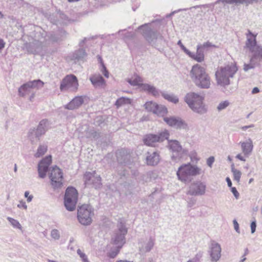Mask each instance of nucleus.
I'll return each instance as SVG.
<instances>
[{"instance_id": "obj_1", "label": "nucleus", "mask_w": 262, "mask_h": 262, "mask_svg": "<svg viewBox=\"0 0 262 262\" xmlns=\"http://www.w3.org/2000/svg\"><path fill=\"white\" fill-rule=\"evenodd\" d=\"M190 76L195 85L202 89H208L211 85V78L205 68L199 64L192 66Z\"/></svg>"}, {"instance_id": "obj_2", "label": "nucleus", "mask_w": 262, "mask_h": 262, "mask_svg": "<svg viewBox=\"0 0 262 262\" xmlns=\"http://www.w3.org/2000/svg\"><path fill=\"white\" fill-rule=\"evenodd\" d=\"M203 100V96L194 92L187 93L184 97V101L189 108L194 112L200 115L204 114L207 111Z\"/></svg>"}, {"instance_id": "obj_3", "label": "nucleus", "mask_w": 262, "mask_h": 262, "mask_svg": "<svg viewBox=\"0 0 262 262\" xmlns=\"http://www.w3.org/2000/svg\"><path fill=\"white\" fill-rule=\"evenodd\" d=\"M201 169L195 165L190 163L183 164L181 165L177 171V176L181 182L189 183L191 181V177H195L201 174Z\"/></svg>"}, {"instance_id": "obj_4", "label": "nucleus", "mask_w": 262, "mask_h": 262, "mask_svg": "<svg viewBox=\"0 0 262 262\" xmlns=\"http://www.w3.org/2000/svg\"><path fill=\"white\" fill-rule=\"evenodd\" d=\"M237 71V67L233 64L221 67L215 74L217 84L224 87L229 85L230 84L229 78H232Z\"/></svg>"}, {"instance_id": "obj_5", "label": "nucleus", "mask_w": 262, "mask_h": 262, "mask_svg": "<svg viewBox=\"0 0 262 262\" xmlns=\"http://www.w3.org/2000/svg\"><path fill=\"white\" fill-rule=\"evenodd\" d=\"M46 32H37L34 39L32 42L26 43L25 47L28 53L33 54H39L48 46L47 39L46 38Z\"/></svg>"}, {"instance_id": "obj_6", "label": "nucleus", "mask_w": 262, "mask_h": 262, "mask_svg": "<svg viewBox=\"0 0 262 262\" xmlns=\"http://www.w3.org/2000/svg\"><path fill=\"white\" fill-rule=\"evenodd\" d=\"M49 122L48 119L41 120L37 127L30 128L27 136L32 144H36L40 139V137L45 134L49 129Z\"/></svg>"}, {"instance_id": "obj_7", "label": "nucleus", "mask_w": 262, "mask_h": 262, "mask_svg": "<svg viewBox=\"0 0 262 262\" xmlns=\"http://www.w3.org/2000/svg\"><path fill=\"white\" fill-rule=\"evenodd\" d=\"M148 24H145L139 26L138 30H142V34L148 43L153 47L156 48L158 47L157 41L163 40V37L157 30L152 29L148 27Z\"/></svg>"}, {"instance_id": "obj_8", "label": "nucleus", "mask_w": 262, "mask_h": 262, "mask_svg": "<svg viewBox=\"0 0 262 262\" xmlns=\"http://www.w3.org/2000/svg\"><path fill=\"white\" fill-rule=\"evenodd\" d=\"M78 193L73 186H68L64 193L63 197L64 206L69 211L75 210L78 201Z\"/></svg>"}, {"instance_id": "obj_9", "label": "nucleus", "mask_w": 262, "mask_h": 262, "mask_svg": "<svg viewBox=\"0 0 262 262\" xmlns=\"http://www.w3.org/2000/svg\"><path fill=\"white\" fill-rule=\"evenodd\" d=\"M93 215V209L90 205L83 204L78 207L77 219L81 224L90 225L92 222V216Z\"/></svg>"}, {"instance_id": "obj_10", "label": "nucleus", "mask_w": 262, "mask_h": 262, "mask_svg": "<svg viewBox=\"0 0 262 262\" xmlns=\"http://www.w3.org/2000/svg\"><path fill=\"white\" fill-rule=\"evenodd\" d=\"M246 47L252 54L250 59V62L251 63H253L257 60L259 62H262V46L257 43V40L255 38H253L252 40L248 39Z\"/></svg>"}, {"instance_id": "obj_11", "label": "nucleus", "mask_w": 262, "mask_h": 262, "mask_svg": "<svg viewBox=\"0 0 262 262\" xmlns=\"http://www.w3.org/2000/svg\"><path fill=\"white\" fill-rule=\"evenodd\" d=\"M169 137V133L167 130H165L158 134H149L144 136L143 141L147 146L155 147L157 142H162L165 140H168Z\"/></svg>"}, {"instance_id": "obj_12", "label": "nucleus", "mask_w": 262, "mask_h": 262, "mask_svg": "<svg viewBox=\"0 0 262 262\" xmlns=\"http://www.w3.org/2000/svg\"><path fill=\"white\" fill-rule=\"evenodd\" d=\"M49 177L51 180V185L54 189L60 188L62 186L63 173L61 169L56 165L51 167Z\"/></svg>"}, {"instance_id": "obj_13", "label": "nucleus", "mask_w": 262, "mask_h": 262, "mask_svg": "<svg viewBox=\"0 0 262 262\" xmlns=\"http://www.w3.org/2000/svg\"><path fill=\"white\" fill-rule=\"evenodd\" d=\"M117 227L118 230L112 240L114 245L122 248L125 243V236L127 233V229L125 227V223L122 222L121 219H120L118 221Z\"/></svg>"}, {"instance_id": "obj_14", "label": "nucleus", "mask_w": 262, "mask_h": 262, "mask_svg": "<svg viewBox=\"0 0 262 262\" xmlns=\"http://www.w3.org/2000/svg\"><path fill=\"white\" fill-rule=\"evenodd\" d=\"M84 184L86 186H92L95 189L100 188L102 186L101 178L97 175L95 171L86 172L84 174Z\"/></svg>"}, {"instance_id": "obj_15", "label": "nucleus", "mask_w": 262, "mask_h": 262, "mask_svg": "<svg viewBox=\"0 0 262 262\" xmlns=\"http://www.w3.org/2000/svg\"><path fill=\"white\" fill-rule=\"evenodd\" d=\"M78 86V79L74 75L66 76L61 81L60 89L61 91L70 89L71 91H76Z\"/></svg>"}, {"instance_id": "obj_16", "label": "nucleus", "mask_w": 262, "mask_h": 262, "mask_svg": "<svg viewBox=\"0 0 262 262\" xmlns=\"http://www.w3.org/2000/svg\"><path fill=\"white\" fill-rule=\"evenodd\" d=\"M52 163V156L48 155L42 158L37 165V171L38 177L41 179H44L48 172H50L51 168L50 165Z\"/></svg>"}, {"instance_id": "obj_17", "label": "nucleus", "mask_w": 262, "mask_h": 262, "mask_svg": "<svg viewBox=\"0 0 262 262\" xmlns=\"http://www.w3.org/2000/svg\"><path fill=\"white\" fill-rule=\"evenodd\" d=\"M168 147L173 152L171 159L173 161L180 160L182 157V147L179 142L176 140H169L168 139Z\"/></svg>"}, {"instance_id": "obj_18", "label": "nucleus", "mask_w": 262, "mask_h": 262, "mask_svg": "<svg viewBox=\"0 0 262 262\" xmlns=\"http://www.w3.org/2000/svg\"><path fill=\"white\" fill-rule=\"evenodd\" d=\"M163 120L170 127L177 129H186L188 127L187 124L180 117L171 116L164 117Z\"/></svg>"}, {"instance_id": "obj_19", "label": "nucleus", "mask_w": 262, "mask_h": 262, "mask_svg": "<svg viewBox=\"0 0 262 262\" xmlns=\"http://www.w3.org/2000/svg\"><path fill=\"white\" fill-rule=\"evenodd\" d=\"M206 185L201 181H196L191 184L187 194L198 196L204 195L206 191Z\"/></svg>"}, {"instance_id": "obj_20", "label": "nucleus", "mask_w": 262, "mask_h": 262, "mask_svg": "<svg viewBox=\"0 0 262 262\" xmlns=\"http://www.w3.org/2000/svg\"><path fill=\"white\" fill-rule=\"evenodd\" d=\"M160 161L159 152L155 151L154 152L148 151L146 154L145 163L148 166H155L158 164Z\"/></svg>"}, {"instance_id": "obj_21", "label": "nucleus", "mask_w": 262, "mask_h": 262, "mask_svg": "<svg viewBox=\"0 0 262 262\" xmlns=\"http://www.w3.org/2000/svg\"><path fill=\"white\" fill-rule=\"evenodd\" d=\"M221 250L222 249L219 244L214 241L211 243L209 253L212 261L216 262L220 259L221 256Z\"/></svg>"}, {"instance_id": "obj_22", "label": "nucleus", "mask_w": 262, "mask_h": 262, "mask_svg": "<svg viewBox=\"0 0 262 262\" xmlns=\"http://www.w3.org/2000/svg\"><path fill=\"white\" fill-rule=\"evenodd\" d=\"M116 157L118 163L127 165L130 162V155L125 149H121L116 152Z\"/></svg>"}, {"instance_id": "obj_23", "label": "nucleus", "mask_w": 262, "mask_h": 262, "mask_svg": "<svg viewBox=\"0 0 262 262\" xmlns=\"http://www.w3.org/2000/svg\"><path fill=\"white\" fill-rule=\"evenodd\" d=\"M84 102L82 96H76L69 103L64 105V108L69 110H73L79 108Z\"/></svg>"}, {"instance_id": "obj_24", "label": "nucleus", "mask_w": 262, "mask_h": 262, "mask_svg": "<svg viewBox=\"0 0 262 262\" xmlns=\"http://www.w3.org/2000/svg\"><path fill=\"white\" fill-rule=\"evenodd\" d=\"M257 1L258 0H217L213 4V5H215L217 4H219L220 2H222L223 4H235L236 5L243 4L246 5V6H248L250 4L256 3Z\"/></svg>"}, {"instance_id": "obj_25", "label": "nucleus", "mask_w": 262, "mask_h": 262, "mask_svg": "<svg viewBox=\"0 0 262 262\" xmlns=\"http://www.w3.org/2000/svg\"><path fill=\"white\" fill-rule=\"evenodd\" d=\"M141 86L143 91L147 92L153 96L157 97L160 96L161 91L157 89L155 86L148 83L141 84Z\"/></svg>"}, {"instance_id": "obj_26", "label": "nucleus", "mask_w": 262, "mask_h": 262, "mask_svg": "<svg viewBox=\"0 0 262 262\" xmlns=\"http://www.w3.org/2000/svg\"><path fill=\"white\" fill-rule=\"evenodd\" d=\"M141 86L143 91L147 92L153 96L157 97L160 96L161 91L157 89L155 86L148 83L141 84Z\"/></svg>"}, {"instance_id": "obj_27", "label": "nucleus", "mask_w": 262, "mask_h": 262, "mask_svg": "<svg viewBox=\"0 0 262 262\" xmlns=\"http://www.w3.org/2000/svg\"><path fill=\"white\" fill-rule=\"evenodd\" d=\"M239 144L243 154L248 157L251 153L253 147L252 140L249 138L246 142H241Z\"/></svg>"}, {"instance_id": "obj_28", "label": "nucleus", "mask_w": 262, "mask_h": 262, "mask_svg": "<svg viewBox=\"0 0 262 262\" xmlns=\"http://www.w3.org/2000/svg\"><path fill=\"white\" fill-rule=\"evenodd\" d=\"M87 53L85 50L82 48H80L77 50L75 51L73 53L71 60H74L75 63L77 61H83L84 58L86 57Z\"/></svg>"}, {"instance_id": "obj_29", "label": "nucleus", "mask_w": 262, "mask_h": 262, "mask_svg": "<svg viewBox=\"0 0 262 262\" xmlns=\"http://www.w3.org/2000/svg\"><path fill=\"white\" fill-rule=\"evenodd\" d=\"M92 84L94 87L97 88L105 84V80L104 78L100 75H93L90 78Z\"/></svg>"}, {"instance_id": "obj_30", "label": "nucleus", "mask_w": 262, "mask_h": 262, "mask_svg": "<svg viewBox=\"0 0 262 262\" xmlns=\"http://www.w3.org/2000/svg\"><path fill=\"white\" fill-rule=\"evenodd\" d=\"M158 174L155 171H149L141 176L140 181H142L143 183H148L156 180Z\"/></svg>"}, {"instance_id": "obj_31", "label": "nucleus", "mask_w": 262, "mask_h": 262, "mask_svg": "<svg viewBox=\"0 0 262 262\" xmlns=\"http://www.w3.org/2000/svg\"><path fill=\"white\" fill-rule=\"evenodd\" d=\"M192 59L198 62H201L204 60V50L200 48V46H196V53H193V56Z\"/></svg>"}, {"instance_id": "obj_32", "label": "nucleus", "mask_w": 262, "mask_h": 262, "mask_svg": "<svg viewBox=\"0 0 262 262\" xmlns=\"http://www.w3.org/2000/svg\"><path fill=\"white\" fill-rule=\"evenodd\" d=\"M155 245V240L151 237H150L149 241L145 244V246H142L139 248V250L142 253H146L149 252L153 248Z\"/></svg>"}, {"instance_id": "obj_33", "label": "nucleus", "mask_w": 262, "mask_h": 262, "mask_svg": "<svg viewBox=\"0 0 262 262\" xmlns=\"http://www.w3.org/2000/svg\"><path fill=\"white\" fill-rule=\"evenodd\" d=\"M44 84V82L40 79H36L25 83V85L30 86L32 89H40L43 86Z\"/></svg>"}, {"instance_id": "obj_34", "label": "nucleus", "mask_w": 262, "mask_h": 262, "mask_svg": "<svg viewBox=\"0 0 262 262\" xmlns=\"http://www.w3.org/2000/svg\"><path fill=\"white\" fill-rule=\"evenodd\" d=\"M161 94L165 100L169 102L174 104H177L179 102V98L172 93L168 94L165 92H161Z\"/></svg>"}, {"instance_id": "obj_35", "label": "nucleus", "mask_w": 262, "mask_h": 262, "mask_svg": "<svg viewBox=\"0 0 262 262\" xmlns=\"http://www.w3.org/2000/svg\"><path fill=\"white\" fill-rule=\"evenodd\" d=\"M32 88L30 86H26L25 83L21 85L18 90V95L20 97H25L26 95L31 93Z\"/></svg>"}, {"instance_id": "obj_36", "label": "nucleus", "mask_w": 262, "mask_h": 262, "mask_svg": "<svg viewBox=\"0 0 262 262\" xmlns=\"http://www.w3.org/2000/svg\"><path fill=\"white\" fill-rule=\"evenodd\" d=\"M46 38L47 39V42H48V46L50 42H57L61 41V37H59L58 34L49 33L47 35V33L46 32Z\"/></svg>"}, {"instance_id": "obj_37", "label": "nucleus", "mask_w": 262, "mask_h": 262, "mask_svg": "<svg viewBox=\"0 0 262 262\" xmlns=\"http://www.w3.org/2000/svg\"><path fill=\"white\" fill-rule=\"evenodd\" d=\"M143 81L142 78L139 75H136L134 79L132 80L131 79H128L127 82L133 86H138L141 88V84H144L142 83Z\"/></svg>"}, {"instance_id": "obj_38", "label": "nucleus", "mask_w": 262, "mask_h": 262, "mask_svg": "<svg viewBox=\"0 0 262 262\" xmlns=\"http://www.w3.org/2000/svg\"><path fill=\"white\" fill-rule=\"evenodd\" d=\"M48 147L46 145H40L37 150L36 152L34 155L35 158H39L44 155L47 152Z\"/></svg>"}, {"instance_id": "obj_39", "label": "nucleus", "mask_w": 262, "mask_h": 262, "mask_svg": "<svg viewBox=\"0 0 262 262\" xmlns=\"http://www.w3.org/2000/svg\"><path fill=\"white\" fill-rule=\"evenodd\" d=\"M144 107L148 112L154 113L156 108L158 107V104L152 101H148L144 104Z\"/></svg>"}, {"instance_id": "obj_40", "label": "nucleus", "mask_w": 262, "mask_h": 262, "mask_svg": "<svg viewBox=\"0 0 262 262\" xmlns=\"http://www.w3.org/2000/svg\"><path fill=\"white\" fill-rule=\"evenodd\" d=\"M167 112V109L165 106L158 104V107L156 108V110L155 111L154 114H157L158 115L163 116L164 115L166 114Z\"/></svg>"}, {"instance_id": "obj_41", "label": "nucleus", "mask_w": 262, "mask_h": 262, "mask_svg": "<svg viewBox=\"0 0 262 262\" xmlns=\"http://www.w3.org/2000/svg\"><path fill=\"white\" fill-rule=\"evenodd\" d=\"M121 248L116 246L114 249H112L110 252L108 253V256L111 258H114L119 253Z\"/></svg>"}, {"instance_id": "obj_42", "label": "nucleus", "mask_w": 262, "mask_h": 262, "mask_svg": "<svg viewBox=\"0 0 262 262\" xmlns=\"http://www.w3.org/2000/svg\"><path fill=\"white\" fill-rule=\"evenodd\" d=\"M129 100V99L128 98L122 97L116 100L115 105L118 108L123 104H126Z\"/></svg>"}, {"instance_id": "obj_43", "label": "nucleus", "mask_w": 262, "mask_h": 262, "mask_svg": "<svg viewBox=\"0 0 262 262\" xmlns=\"http://www.w3.org/2000/svg\"><path fill=\"white\" fill-rule=\"evenodd\" d=\"M7 220L14 228H17V229L21 228V226L18 221H17L11 217H8Z\"/></svg>"}, {"instance_id": "obj_44", "label": "nucleus", "mask_w": 262, "mask_h": 262, "mask_svg": "<svg viewBox=\"0 0 262 262\" xmlns=\"http://www.w3.org/2000/svg\"><path fill=\"white\" fill-rule=\"evenodd\" d=\"M99 58L100 59V62H101V71L105 77L108 78L109 77V72H108V70H107L106 67H105V64H104L101 57L99 56Z\"/></svg>"}, {"instance_id": "obj_45", "label": "nucleus", "mask_w": 262, "mask_h": 262, "mask_svg": "<svg viewBox=\"0 0 262 262\" xmlns=\"http://www.w3.org/2000/svg\"><path fill=\"white\" fill-rule=\"evenodd\" d=\"M260 64L257 61H255L253 63L250 62V64L245 63L244 65V70L245 72H247L249 70L254 69L255 66H259Z\"/></svg>"}, {"instance_id": "obj_46", "label": "nucleus", "mask_w": 262, "mask_h": 262, "mask_svg": "<svg viewBox=\"0 0 262 262\" xmlns=\"http://www.w3.org/2000/svg\"><path fill=\"white\" fill-rule=\"evenodd\" d=\"M229 105V102L228 100L224 101L219 103L217 107V109L219 111H221L224 109H225Z\"/></svg>"}, {"instance_id": "obj_47", "label": "nucleus", "mask_w": 262, "mask_h": 262, "mask_svg": "<svg viewBox=\"0 0 262 262\" xmlns=\"http://www.w3.org/2000/svg\"><path fill=\"white\" fill-rule=\"evenodd\" d=\"M233 172H232L233 174V179L234 180L237 181V183H239L240 181V179L242 175V172L239 170H234Z\"/></svg>"}, {"instance_id": "obj_48", "label": "nucleus", "mask_w": 262, "mask_h": 262, "mask_svg": "<svg viewBox=\"0 0 262 262\" xmlns=\"http://www.w3.org/2000/svg\"><path fill=\"white\" fill-rule=\"evenodd\" d=\"M57 15H58L57 13L56 15L52 14L50 15L49 19L52 24L57 25L58 24L61 23L59 21V20L57 18Z\"/></svg>"}, {"instance_id": "obj_49", "label": "nucleus", "mask_w": 262, "mask_h": 262, "mask_svg": "<svg viewBox=\"0 0 262 262\" xmlns=\"http://www.w3.org/2000/svg\"><path fill=\"white\" fill-rule=\"evenodd\" d=\"M247 35V40L246 41L245 45L247 46L248 39H250L251 40H252L253 38H255V40H256V36L257 34H253L250 30H248V33L246 34Z\"/></svg>"}, {"instance_id": "obj_50", "label": "nucleus", "mask_w": 262, "mask_h": 262, "mask_svg": "<svg viewBox=\"0 0 262 262\" xmlns=\"http://www.w3.org/2000/svg\"><path fill=\"white\" fill-rule=\"evenodd\" d=\"M202 257V253L200 252L198 253H197L193 258H192L191 259H189L187 262H201L200 259Z\"/></svg>"}, {"instance_id": "obj_51", "label": "nucleus", "mask_w": 262, "mask_h": 262, "mask_svg": "<svg viewBox=\"0 0 262 262\" xmlns=\"http://www.w3.org/2000/svg\"><path fill=\"white\" fill-rule=\"evenodd\" d=\"M198 46H200L202 50H204L205 48H208L210 47H214L216 48V46L214 45H213L211 42H209V41L204 42L203 45H198Z\"/></svg>"}, {"instance_id": "obj_52", "label": "nucleus", "mask_w": 262, "mask_h": 262, "mask_svg": "<svg viewBox=\"0 0 262 262\" xmlns=\"http://www.w3.org/2000/svg\"><path fill=\"white\" fill-rule=\"evenodd\" d=\"M77 254L81 257L83 262H90L87 258L86 255L83 253L79 249L77 250Z\"/></svg>"}, {"instance_id": "obj_53", "label": "nucleus", "mask_w": 262, "mask_h": 262, "mask_svg": "<svg viewBox=\"0 0 262 262\" xmlns=\"http://www.w3.org/2000/svg\"><path fill=\"white\" fill-rule=\"evenodd\" d=\"M51 236L55 239H58L60 238L59 231L57 229H53L51 232Z\"/></svg>"}, {"instance_id": "obj_54", "label": "nucleus", "mask_w": 262, "mask_h": 262, "mask_svg": "<svg viewBox=\"0 0 262 262\" xmlns=\"http://www.w3.org/2000/svg\"><path fill=\"white\" fill-rule=\"evenodd\" d=\"M215 158L213 156H210L207 159V165L210 168L212 167L213 163L214 162Z\"/></svg>"}, {"instance_id": "obj_55", "label": "nucleus", "mask_w": 262, "mask_h": 262, "mask_svg": "<svg viewBox=\"0 0 262 262\" xmlns=\"http://www.w3.org/2000/svg\"><path fill=\"white\" fill-rule=\"evenodd\" d=\"M230 190H231V191L232 192V193H233V195L234 196V197L236 199H238L239 196V194L238 191L237 190L236 188L232 186L231 187H230Z\"/></svg>"}, {"instance_id": "obj_56", "label": "nucleus", "mask_w": 262, "mask_h": 262, "mask_svg": "<svg viewBox=\"0 0 262 262\" xmlns=\"http://www.w3.org/2000/svg\"><path fill=\"white\" fill-rule=\"evenodd\" d=\"M250 227L251 233H254L255 232L256 228V222L255 220L251 222Z\"/></svg>"}, {"instance_id": "obj_57", "label": "nucleus", "mask_w": 262, "mask_h": 262, "mask_svg": "<svg viewBox=\"0 0 262 262\" xmlns=\"http://www.w3.org/2000/svg\"><path fill=\"white\" fill-rule=\"evenodd\" d=\"M57 14H58L59 17L62 20H68V16L64 14L62 12L59 10L57 11Z\"/></svg>"}, {"instance_id": "obj_58", "label": "nucleus", "mask_w": 262, "mask_h": 262, "mask_svg": "<svg viewBox=\"0 0 262 262\" xmlns=\"http://www.w3.org/2000/svg\"><path fill=\"white\" fill-rule=\"evenodd\" d=\"M58 35L61 37V41L65 39L67 37V33L65 30H61L60 31Z\"/></svg>"}, {"instance_id": "obj_59", "label": "nucleus", "mask_w": 262, "mask_h": 262, "mask_svg": "<svg viewBox=\"0 0 262 262\" xmlns=\"http://www.w3.org/2000/svg\"><path fill=\"white\" fill-rule=\"evenodd\" d=\"M234 228L235 230L238 233H239V224L237 223V221L235 219L233 221Z\"/></svg>"}, {"instance_id": "obj_60", "label": "nucleus", "mask_w": 262, "mask_h": 262, "mask_svg": "<svg viewBox=\"0 0 262 262\" xmlns=\"http://www.w3.org/2000/svg\"><path fill=\"white\" fill-rule=\"evenodd\" d=\"M24 195H25V197L27 199V201L28 202H30L32 201L33 196L32 195H29V191H25Z\"/></svg>"}, {"instance_id": "obj_61", "label": "nucleus", "mask_w": 262, "mask_h": 262, "mask_svg": "<svg viewBox=\"0 0 262 262\" xmlns=\"http://www.w3.org/2000/svg\"><path fill=\"white\" fill-rule=\"evenodd\" d=\"M121 168L122 169L118 170V174L120 176V178H122L123 177H125L127 171L125 169H123V167Z\"/></svg>"}, {"instance_id": "obj_62", "label": "nucleus", "mask_w": 262, "mask_h": 262, "mask_svg": "<svg viewBox=\"0 0 262 262\" xmlns=\"http://www.w3.org/2000/svg\"><path fill=\"white\" fill-rule=\"evenodd\" d=\"M196 203V200L191 198L190 200L188 201V207H192L193 206H194L195 204Z\"/></svg>"}, {"instance_id": "obj_63", "label": "nucleus", "mask_w": 262, "mask_h": 262, "mask_svg": "<svg viewBox=\"0 0 262 262\" xmlns=\"http://www.w3.org/2000/svg\"><path fill=\"white\" fill-rule=\"evenodd\" d=\"M91 136L95 139H98L100 137V133L96 131H93L91 133Z\"/></svg>"}, {"instance_id": "obj_64", "label": "nucleus", "mask_w": 262, "mask_h": 262, "mask_svg": "<svg viewBox=\"0 0 262 262\" xmlns=\"http://www.w3.org/2000/svg\"><path fill=\"white\" fill-rule=\"evenodd\" d=\"M17 207L19 208L22 207L25 209L27 208V206L26 204V203L23 201H19V203L17 205Z\"/></svg>"}]
</instances>
